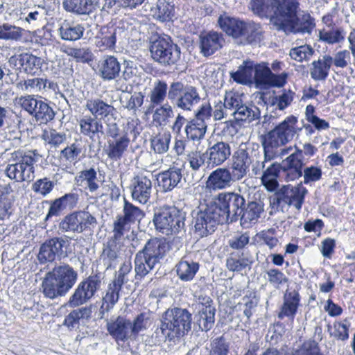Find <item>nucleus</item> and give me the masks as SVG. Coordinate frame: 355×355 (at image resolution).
<instances>
[{"mask_svg": "<svg viewBox=\"0 0 355 355\" xmlns=\"http://www.w3.org/2000/svg\"><path fill=\"white\" fill-rule=\"evenodd\" d=\"M207 128V125L193 120L187 123L184 130L187 138L195 141L200 140L204 137Z\"/></svg>", "mask_w": 355, "mask_h": 355, "instance_id": "57", "label": "nucleus"}, {"mask_svg": "<svg viewBox=\"0 0 355 355\" xmlns=\"http://www.w3.org/2000/svg\"><path fill=\"white\" fill-rule=\"evenodd\" d=\"M121 29L119 27L103 26L94 37V43L101 51L112 50L115 46L116 37Z\"/></svg>", "mask_w": 355, "mask_h": 355, "instance_id": "28", "label": "nucleus"}, {"mask_svg": "<svg viewBox=\"0 0 355 355\" xmlns=\"http://www.w3.org/2000/svg\"><path fill=\"white\" fill-rule=\"evenodd\" d=\"M279 173L282 174L281 164L279 163L271 164L263 172L261 175V182L266 189L269 191H273L279 186L277 180Z\"/></svg>", "mask_w": 355, "mask_h": 355, "instance_id": "39", "label": "nucleus"}, {"mask_svg": "<svg viewBox=\"0 0 355 355\" xmlns=\"http://www.w3.org/2000/svg\"><path fill=\"white\" fill-rule=\"evenodd\" d=\"M130 141V138H127L126 136H121L115 141H109L107 150V156L114 160L121 159L127 150Z\"/></svg>", "mask_w": 355, "mask_h": 355, "instance_id": "46", "label": "nucleus"}, {"mask_svg": "<svg viewBox=\"0 0 355 355\" xmlns=\"http://www.w3.org/2000/svg\"><path fill=\"white\" fill-rule=\"evenodd\" d=\"M16 87L22 92L35 93L45 90L46 87L52 88L53 83L46 78H33L18 82Z\"/></svg>", "mask_w": 355, "mask_h": 355, "instance_id": "37", "label": "nucleus"}, {"mask_svg": "<svg viewBox=\"0 0 355 355\" xmlns=\"http://www.w3.org/2000/svg\"><path fill=\"white\" fill-rule=\"evenodd\" d=\"M92 314L91 307H81L70 312L66 317L63 325L69 329L78 328L80 319L89 318Z\"/></svg>", "mask_w": 355, "mask_h": 355, "instance_id": "48", "label": "nucleus"}, {"mask_svg": "<svg viewBox=\"0 0 355 355\" xmlns=\"http://www.w3.org/2000/svg\"><path fill=\"white\" fill-rule=\"evenodd\" d=\"M284 204L294 206L297 210L301 209L304 197L308 191L303 187L302 182L296 186H284L281 189Z\"/></svg>", "mask_w": 355, "mask_h": 355, "instance_id": "26", "label": "nucleus"}, {"mask_svg": "<svg viewBox=\"0 0 355 355\" xmlns=\"http://www.w3.org/2000/svg\"><path fill=\"white\" fill-rule=\"evenodd\" d=\"M245 21L227 15H220L218 19L220 28L227 35L239 40Z\"/></svg>", "mask_w": 355, "mask_h": 355, "instance_id": "35", "label": "nucleus"}, {"mask_svg": "<svg viewBox=\"0 0 355 355\" xmlns=\"http://www.w3.org/2000/svg\"><path fill=\"white\" fill-rule=\"evenodd\" d=\"M62 51L66 53L68 56L76 59L77 62L83 63L92 61L94 57L92 51L87 47H66L64 49H62Z\"/></svg>", "mask_w": 355, "mask_h": 355, "instance_id": "55", "label": "nucleus"}, {"mask_svg": "<svg viewBox=\"0 0 355 355\" xmlns=\"http://www.w3.org/2000/svg\"><path fill=\"white\" fill-rule=\"evenodd\" d=\"M207 153L195 150L187 153L186 160L189 163V167L192 171H198L202 168L206 162Z\"/></svg>", "mask_w": 355, "mask_h": 355, "instance_id": "60", "label": "nucleus"}, {"mask_svg": "<svg viewBox=\"0 0 355 355\" xmlns=\"http://www.w3.org/2000/svg\"><path fill=\"white\" fill-rule=\"evenodd\" d=\"M130 190L132 198L142 205L146 204L152 193V181L144 173H138L131 180Z\"/></svg>", "mask_w": 355, "mask_h": 355, "instance_id": "15", "label": "nucleus"}, {"mask_svg": "<svg viewBox=\"0 0 355 355\" xmlns=\"http://www.w3.org/2000/svg\"><path fill=\"white\" fill-rule=\"evenodd\" d=\"M120 291H122V287L116 282H111L106 291L105 295L103 297V304L101 309L104 311H108L116 304L119 299Z\"/></svg>", "mask_w": 355, "mask_h": 355, "instance_id": "47", "label": "nucleus"}, {"mask_svg": "<svg viewBox=\"0 0 355 355\" xmlns=\"http://www.w3.org/2000/svg\"><path fill=\"white\" fill-rule=\"evenodd\" d=\"M168 98L175 101V105L184 111H191L200 103L201 97L198 89L181 82L172 83L168 89Z\"/></svg>", "mask_w": 355, "mask_h": 355, "instance_id": "9", "label": "nucleus"}, {"mask_svg": "<svg viewBox=\"0 0 355 355\" xmlns=\"http://www.w3.org/2000/svg\"><path fill=\"white\" fill-rule=\"evenodd\" d=\"M263 207L264 203L261 200L249 202L240 216L241 225L245 228H248L252 224H255L263 212Z\"/></svg>", "mask_w": 355, "mask_h": 355, "instance_id": "32", "label": "nucleus"}, {"mask_svg": "<svg viewBox=\"0 0 355 355\" xmlns=\"http://www.w3.org/2000/svg\"><path fill=\"white\" fill-rule=\"evenodd\" d=\"M275 17L272 18V25L281 31L292 19L296 18L300 10L297 0H275Z\"/></svg>", "mask_w": 355, "mask_h": 355, "instance_id": "14", "label": "nucleus"}, {"mask_svg": "<svg viewBox=\"0 0 355 355\" xmlns=\"http://www.w3.org/2000/svg\"><path fill=\"white\" fill-rule=\"evenodd\" d=\"M79 123L81 133L90 138L98 133H103V124L96 118L86 116L80 119Z\"/></svg>", "mask_w": 355, "mask_h": 355, "instance_id": "44", "label": "nucleus"}, {"mask_svg": "<svg viewBox=\"0 0 355 355\" xmlns=\"http://www.w3.org/2000/svg\"><path fill=\"white\" fill-rule=\"evenodd\" d=\"M97 219L86 210H78L66 215L59 223L64 233H78L91 231L97 225Z\"/></svg>", "mask_w": 355, "mask_h": 355, "instance_id": "10", "label": "nucleus"}, {"mask_svg": "<svg viewBox=\"0 0 355 355\" xmlns=\"http://www.w3.org/2000/svg\"><path fill=\"white\" fill-rule=\"evenodd\" d=\"M254 67L252 62H244L236 72L231 73V77L237 83L247 84L254 77Z\"/></svg>", "mask_w": 355, "mask_h": 355, "instance_id": "49", "label": "nucleus"}, {"mask_svg": "<svg viewBox=\"0 0 355 355\" xmlns=\"http://www.w3.org/2000/svg\"><path fill=\"white\" fill-rule=\"evenodd\" d=\"M226 222L236 221L243 211L245 200L236 192H222L213 202Z\"/></svg>", "mask_w": 355, "mask_h": 355, "instance_id": "8", "label": "nucleus"}, {"mask_svg": "<svg viewBox=\"0 0 355 355\" xmlns=\"http://www.w3.org/2000/svg\"><path fill=\"white\" fill-rule=\"evenodd\" d=\"M200 53L205 57H209L220 49L225 44L223 34L216 31L201 33L199 37Z\"/></svg>", "mask_w": 355, "mask_h": 355, "instance_id": "20", "label": "nucleus"}, {"mask_svg": "<svg viewBox=\"0 0 355 355\" xmlns=\"http://www.w3.org/2000/svg\"><path fill=\"white\" fill-rule=\"evenodd\" d=\"M263 150L265 151V159L266 160H272L277 157H283L288 155L294 148L293 146L282 148L284 145H279L276 148H273L270 145L268 141H261Z\"/></svg>", "mask_w": 355, "mask_h": 355, "instance_id": "58", "label": "nucleus"}, {"mask_svg": "<svg viewBox=\"0 0 355 355\" xmlns=\"http://www.w3.org/2000/svg\"><path fill=\"white\" fill-rule=\"evenodd\" d=\"M251 263L252 261L249 257H245L243 252L241 255L233 252L226 259V267L230 271L240 272L250 266Z\"/></svg>", "mask_w": 355, "mask_h": 355, "instance_id": "51", "label": "nucleus"}, {"mask_svg": "<svg viewBox=\"0 0 355 355\" xmlns=\"http://www.w3.org/2000/svg\"><path fill=\"white\" fill-rule=\"evenodd\" d=\"M297 118L293 115L287 116L272 130L262 137L261 141H268L272 147L286 145L291 141L302 130L297 125Z\"/></svg>", "mask_w": 355, "mask_h": 355, "instance_id": "7", "label": "nucleus"}, {"mask_svg": "<svg viewBox=\"0 0 355 355\" xmlns=\"http://www.w3.org/2000/svg\"><path fill=\"white\" fill-rule=\"evenodd\" d=\"M224 223L226 221L217 209V206L211 202L198 212L194 227L196 232L203 237L214 232L218 225Z\"/></svg>", "mask_w": 355, "mask_h": 355, "instance_id": "12", "label": "nucleus"}, {"mask_svg": "<svg viewBox=\"0 0 355 355\" xmlns=\"http://www.w3.org/2000/svg\"><path fill=\"white\" fill-rule=\"evenodd\" d=\"M81 153V148L76 143H73L61 150L62 165L65 166L64 169L71 168V164L77 161L78 157Z\"/></svg>", "mask_w": 355, "mask_h": 355, "instance_id": "52", "label": "nucleus"}, {"mask_svg": "<svg viewBox=\"0 0 355 355\" xmlns=\"http://www.w3.org/2000/svg\"><path fill=\"white\" fill-rule=\"evenodd\" d=\"M132 269V266L130 261H125L116 273L112 282H116V284L121 287L122 286H125V288H128V287L130 286L129 283L132 282L130 279Z\"/></svg>", "mask_w": 355, "mask_h": 355, "instance_id": "59", "label": "nucleus"}, {"mask_svg": "<svg viewBox=\"0 0 355 355\" xmlns=\"http://www.w3.org/2000/svg\"><path fill=\"white\" fill-rule=\"evenodd\" d=\"M236 182L227 167L217 168L213 171L207 178L205 188L210 192L220 191L230 188L234 182Z\"/></svg>", "mask_w": 355, "mask_h": 355, "instance_id": "18", "label": "nucleus"}, {"mask_svg": "<svg viewBox=\"0 0 355 355\" xmlns=\"http://www.w3.org/2000/svg\"><path fill=\"white\" fill-rule=\"evenodd\" d=\"M153 123L155 126H166L173 116V110L168 103L161 104L153 108Z\"/></svg>", "mask_w": 355, "mask_h": 355, "instance_id": "43", "label": "nucleus"}, {"mask_svg": "<svg viewBox=\"0 0 355 355\" xmlns=\"http://www.w3.org/2000/svg\"><path fill=\"white\" fill-rule=\"evenodd\" d=\"M96 171L93 168L83 170L75 178L76 182L80 186H85L92 193L96 191L99 185L97 181Z\"/></svg>", "mask_w": 355, "mask_h": 355, "instance_id": "41", "label": "nucleus"}, {"mask_svg": "<svg viewBox=\"0 0 355 355\" xmlns=\"http://www.w3.org/2000/svg\"><path fill=\"white\" fill-rule=\"evenodd\" d=\"M101 0H64L62 6L69 12L78 15H89L97 9L102 10Z\"/></svg>", "mask_w": 355, "mask_h": 355, "instance_id": "23", "label": "nucleus"}, {"mask_svg": "<svg viewBox=\"0 0 355 355\" xmlns=\"http://www.w3.org/2000/svg\"><path fill=\"white\" fill-rule=\"evenodd\" d=\"M123 248L124 245L123 243H116V241L109 240L104 245L103 251L99 257V264L102 265L105 270L111 268L116 264L121 252L123 251Z\"/></svg>", "mask_w": 355, "mask_h": 355, "instance_id": "27", "label": "nucleus"}, {"mask_svg": "<svg viewBox=\"0 0 355 355\" xmlns=\"http://www.w3.org/2000/svg\"><path fill=\"white\" fill-rule=\"evenodd\" d=\"M229 343L223 336L214 339L210 345L209 355H227Z\"/></svg>", "mask_w": 355, "mask_h": 355, "instance_id": "64", "label": "nucleus"}, {"mask_svg": "<svg viewBox=\"0 0 355 355\" xmlns=\"http://www.w3.org/2000/svg\"><path fill=\"white\" fill-rule=\"evenodd\" d=\"M78 272L68 264H62L48 272L42 282L45 297L55 299L65 295L75 285Z\"/></svg>", "mask_w": 355, "mask_h": 355, "instance_id": "2", "label": "nucleus"}, {"mask_svg": "<svg viewBox=\"0 0 355 355\" xmlns=\"http://www.w3.org/2000/svg\"><path fill=\"white\" fill-rule=\"evenodd\" d=\"M85 107L97 119H105L110 116H113L116 111L114 106L98 98L87 100Z\"/></svg>", "mask_w": 355, "mask_h": 355, "instance_id": "33", "label": "nucleus"}, {"mask_svg": "<svg viewBox=\"0 0 355 355\" xmlns=\"http://www.w3.org/2000/svg\"><path fill=\"white\" fill-rule=\"evenodd\" d=\"M275 0H251L250 7L252 12L261 17L270 19L272 24V18L275 17Z\"/></svg>", "mask_w": 355, "mask_h": 355, "instance_id": "40", "label": "nucleus"}, {"mask_svg": "<svg viewBox=\"0 0 355 355\" xmlns=\"http://www.w3.org/2000/svg\"><path fill=\"white\" fill-rule=\"evenodd\" d=\"M152 58L159 64L166 66L176 63L180 58V49L170 37H159L150 45Z\"/></svg>", "mask_w": 355, "mask_h": 355, "instance_id": "11", "label": "nucleus"}, {"mask_svg": "<svg viewBox=\"0 0 355 355\" xmlns=\"http://www.w3.org/2000/svg\"><path fill=\"white\" fill-rule=\"evenodd\" d=\"M214 306H207L198 309L197 322L202 331H207L212 328L215 322Z\"/></svg>", "mask_w": 355, "mask_h": 355, "instance_id": "50", "label": "nucleus"}, {"mask_svg": "<svg viewBox=\"0 0 355 355\" xmlns=\"http://www.w3.org/2000/svg\"><path fill=\"white\" fill-rule=\"evenodd\" d=\"M168 85L166 83L157 80L153 83V88L148 95L150 98V108L153 109L156 106L163 104L167 95Z\"/></svg>", "mask_w": 355, "mask_h": 355, "instance_id": "42", "label": "nucleus"}, {"mask_svg": "<svg viewBox=\"0 0 355 355\" xmlns=\"http://www.w3.org/2000/svg\"><path fill=\"white\" fill-rule=\"evenodd\" d=\"M101 281L96 275L89 276L79 283L67 302L69 307L74 308L87 303L100 288Z\"/></svg>", "mask_w": 355, "mask_h": 355, "instance_id": "13", "label": "nucleus"}, {"mask_svg": "<svg viewBox=\"0 0 355 355\" xmlns=\"http://www.w3.org/2000/svg\"><path fill=\"white\" fill-rule=\"evenodd\" d=\"M85 28L82 24L64 21L58 29L60 37L66 41H76L83 36Z\"/></svg>", "mask_w": 355, "mask_h": 355, "instance_id": "38", "label": "nucleus"}, {"mask_svg": "<svg viewBox=\"0 0 355 355\" xmlns=\"http://www.w3.org/2000/svg\"><path fill=\"white\" fill-rule=\"evenodd\" d=\"M185 213L175 207L163 206L155 210L153 223L157 231L167 236L184 231Z\"/></svg>", "mask_w": 355, "mask_h": 355, "instance_id": "6", "label": "nucleus"}, {"mask_svg": "<svg viewBox=\"0 0 355 355\" xmlns=\"http://www.w3.org/2000/svg\"><path fill=\"white\" fill-rule=\"evenodd\" d=\"M107 329L117 342L135 339L131 329V321L123 317L119 316L114 321L108 322Z\"/></svg>", "mask_w": 355, "mask_h": 355, "instance_id": "24", "label": "nucleus"}, {"mask_svg": "<svg viewBox=\"0 0 355 355\" xmlns=\"http://www.w3.org/2000/svg\"><path fill=\"white\" fill-rule=\"evenodd\" d=\"M260 114L261 112L257 106L252 103H245L243 95L233 91L226 92L224 102L219 101L214 106L213 111L215 121L231 116L237 121L250 123L258 120Z\"/></svg>", "mask_w": 355, "mask_h": 355, "instance_id": "1", "label": "nucleus"}, {"mask_svg": "<svg viewBox=\"0 0 355 355\" xmlns=\"http://www.w3.org/2000/svg\"><path fill=\"white\" fill-rule=\"evenodd\" d=\"M39 155L34 151L17 150L11 154L10 161L5 168L6 175L18 182H31L35 178L34 164L38 160Z\"/></svg>", "mask_w": 355, "mask_h": 355, "instance_id": "5", "label": "nucleus"}, {"mask_svg": "<svg viewBox=\"0 0 355 355\" xmlns=\"http://www.w3.org/2000/svg\"><path fill=\"white\" fill-rule=\"evenodd\" d=\"M199 268L200 265L198 262L191 259L183 257L176 264L175 270L178 278L181 281L191 282L194 279Z\"/></svg>", "mask_w": 355, "mask_h": 355, "instance_id": "34", "label": "nucleus"}, {"mask_svg": "<svg viewBox=\"0 0 355 355\" xmlns=\"http://www.w3.org/2000/svg\"><path fill=\"white\" fill-rule=\"evenodd\" d=\"M123 212V216H121L122 218H124L128 223L140 221L145 215L140 208L128 202L125 198H124Z\"/></svg>", "mask_w": 355, "mask_h": 355, "instance_id": "56", "label": "nucleus"}, {"mask_svg": "<svg viewBox=\"0 0 355 355\" xmlns=\"http://www.w3.org/2000/svg\"><path fill=\"white\" fill-rule=\"evenodd\" d=\"M67 240L62 237H55L44 242L40 247L37 255L40 263L51 262L56 255L62 253V248L67 244Z\"/></svg>", "mask_w": 355, "mask_h": 355, "instance_id": "21", "label": "nucleus"}, {"mask_svg": "<svg viewBox=\"0 0 355 355\" xmlns=\"http://www.w3.org/2000/svg\"><path fill=\"white\" fill-rule=\"evenodd\" d=\"M12 191L10 184H0V220L8 218L11 212V202L8 195Z\"/></svg>", "mask_w": 355, "mask_h": 355, "instance_id": "53", "label": "nucleus"}, {"mask_svg": "<svg viewBox=\"0 0 355 355\" xmlns=\"http://www.w3.org/2000/svg\"><path fill=\"white\" fill-rule=\"evenodd\" d=\"M262 31L259 24L245 22L239 38L241 44H251L260 40Z\"/></svg>", "mask_w": 355, "mask_h": 355, "instance_id": "45", "label": "nucleus"}, {"mask_svg": "<svg viewBox=\"0 0 355 355\" xmlns=\"http://www.w3.org/2000/svg\"><path fill=\"white\" fill-rule=\"evenodd\" d=\"M333 64V58L324 55L316 61H313L310 69V74L315 80H323L328 76L329 71Z\"/></svg>", "mask_w": 355, "mask_h": 355, "instance_id": "36", "label": "nucleus"}, {"mask_svg": "<svg viewBox=\"0 0 355 355\" xmlns=\"http://www.w3.org/2000/svg\"><path fill=\"white\" fill-rule=\"evenodd\" d=\"M191 315L186 309L174 308L168 309L164 314L159 329L154 333L155 344L168 338L172 340L180 337L191 329Z\"/></svg>", "mask_w": 355, "mask_h": 355, "instance_id": "3", "label": "nucleus"}, {"mask_svg": "<svg viewBox=\"0 0 355 355\" xmlns=\"http://www.w3.org/2000/svg\"><path fill=\"white\" fill-rule=\"evenodd\" d=\"M294 149L295 151L284 159L281 164L302 171L304 166L302 150L296 144L294 145Z\"/></svg>", "mask_w": 355, "mask_h": 355, "instance_id": "63", "label": "nucleus"}, {"mask_svg": "<svg viewBox=\"0 0 355 355\" xmlns=\"http://www.w3.org/2000/svg\"><path fill=\"white\" fill-rule=\"evenodd\" d=\"M252 162V152L250 154L246 148L240 146L234 153L231 166L228 168L236 182L246 176Z\"/></svg>", "mask_w": 355, "mask_h": 355, "instance_id": "16", "label": "nucleus"}, {"mask_svg": "<svg viewBox=\"0 0 355 355\" xmlns=\"http://www.w3.org/2000/svg\"><path fill=\"white\" fill-rule=\"evenodd\" d=\"M171 135L168 131L159 132L151 139V147L156 153L162 154L168 151Z\"/></svg>", "mask_w": 355, "mask_h": 355, "instance_id": "54", "label": "nucleus"}, {"mask_svg": "<svg viewBox=\"0 0 355 355\" xmlns=\"http://www.w3.org/2000/svg\"><path fill=\"white\" fill-rule=\"evenodd\" d=\"M314 50L309 45H302L295 48H292L289 55L293 60L297 62H303L309 60L313 55Z\"/></svg>", "mask_w": 355, "mask_h": 355, "instance_id": "62", "label": "nucleus"}, {"mask_svg": "<svg viewBox=\"0 0 355 355\" xmlns=\"http://www.w3.org/2000/svg\"><path fill=\"white\" fill-rule=\"evenodd\" d=\"M206 153L208 165L214 167L222 165L229 159L232 154V148L229 143L218 141L209 146Z\"/></svg>", "mask_w": 355, "mask_h": 355, "instance_id": "22", "label": "nucleus"}, {"mask_svg": "<svg viewBox=\"0 0 355 355\" xmlns=\"http://www.w3.org/2000/svg\"><path fill=\"white\" fill-rule=\"evenodd\" d=\"M315 26V19L309 12H303L292 19L281 31L289 33L311 34Z\"/></svg>", "mask_w": 355, "mask_h": 355, "instance_id": "25", "label": "nucleus"}, {"mask_svg": "<svg viewBox=\"0 0 355 355\" xmlns=\"http://www.w3.org/2000/svg\"><path fill=\"white\" fill-rule=\"evenodd\" d=\"M300 301V297L297 291L295 290L289 292L287 291L284 294L283 304L278 313V318L282 320L284 318H288L293 320L296 315Z\"/></svg>", "mask_w": 355, "mask_h": 355, "instance_id": "30", "label": "nucleus"}, {"mask_svg": "<svg viewBox=\"0 0 355 355\" xmlns=\"http://www.w3.org/2000/svg\"><path fill=\"white\" fill-rule=\"evenodd\" d=\"M173 10V5L166 0H158L153 16L161 21H165L171 19Z\"/></svg>", "mask_w": 355, "mask_h": 355, "instance_id": "61", "label": "nucleus"}, {"mask_svg": "<svg viewBox=\"0 0 355 355\" xmlns=\"http://www.w3.org/2000/svg\"><path fill=\"white\" fill-rule=\"evenodd\" d=\"M182 178V170L180 168L173 166L168 170L158 173L157 180L158 186L163 191H172L181 181Z\"/></svg>", "mask_w": 355, "mask_h": 355, "instance_id": "29", "label": "nucleus"}, {"mask_svg": "<svg viewBox=\"0 0 355 355\" xmlns=\"http://www.w3.org/2000/svg\"><path fill=\"white\" fill-rule=\"evenodd\" d=\"M100 76L104 80L116 79L121 71V64L113 55H107L101 60L98 64Z\"/></svg>", "mask_w": 355, "mask_h": 355, "instance_id": "31", "label": "nucleus"}, {"mask_svg": "<svg viewBox=\"0 0 355 355\" xmlns=\"http://www.w3.org/2000/svg\"><path fill=\"white\" fill-rule=\"evenodd\" d=\"M168 250V243L163 239L153 238L146 242L135 258L136 277L142 278L149 273Z\"/></svg>", "mask_w": 355, "mask_h": 355, "instance_id": "4", "label": "nucleus"}, {"mask_svg": "<svg viewBox=\"0 0 355 355\" xmlns=\"http://www.w3.org/2000/svg\"><path fill=\"white\" fill-rule=\"evenodd\" d=\"M8 62L17 69L23 70L27 73L35 74L41 69L43 60L31 53H24L11 56Z\"/></svg>", "mask_w": 355, "mask_h": 355, "instance_id": "19", "label": "nucleus"}, {"mask_svg": "<svg viewBox=\"0 0 355 355\" xmlns=\"http://www.w3.org/2000/svg\"><path fill=\"white\" fill-rule=\"evenodd\" d=\"M287 73L276 75L265 63L254 67V80L256 84L263 86L282 87L286 82Z\"/></svg>", "mask_w": 355, "mask_h": 355, "instance_id": "17", "label": "nucleus"}]
</instances>
